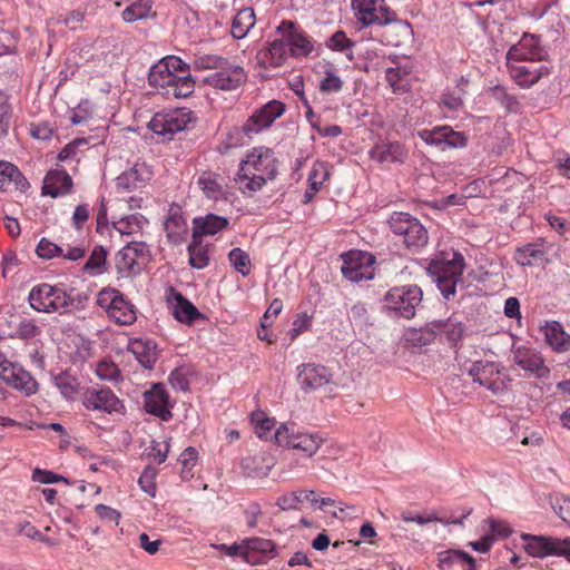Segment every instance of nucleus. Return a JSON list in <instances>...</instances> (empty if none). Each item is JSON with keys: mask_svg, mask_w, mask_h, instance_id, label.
Returning <instances> with one entry per match:
<instances>
[{"mask_svg": "<svg viewBox=\"0 0 570 570\" xmlns=\"http://www.w3.org/2000/svg\"><path fill=\"white\" fill-rule=\"evenodd\" d=\"M352 8L364 26L387 27L383 37L389 45L400 46L412 35L411 24L399 19L396 13L385 3V0H353Z\"/></svg>", "mask_w": 570, "mask_h": 570, "instance_id": "f257e3e1", "label": "nucleus"}, {"mask_svg": "<svg viewBox=\"0 0 570 570\" xmlns=\"http://www.w3.org/2000/svg\"><path fill=\"white\" fill-rule=\"evenodd\" d=\"M428 271L434 277L443 297L449 299L455 294L456 284L462 282L464 257L458 252L442 253L430 263Z\"/></svg>", "mask_w": 570, "mask_h": 570, "instance_id": "f03ea898", "label": "nucleus"}, {"mask_svg": "<svg viewBox=\"0 0 570 570\" xmlns=\"http://www.w3.org/2000/svg\"><path fill=\"white\" fill-rule=\"evenodd\" d=\"M387 223L393 234L401 237L407 248H421L428 244L426 228L409 213L394 212Z\"/></svg>", "mask_w": 570, "mask_h": 570, "instance_id": "7ed1b4c3", "label": "nucleus"}, {"mask_svg": "<svg viewBox=\"0 0 570 570\" xmlns=\"http://www.w3.org/2000/svg\"><path fill=\"white\" fill-rule=\"evenodd\" d=\"M297 381L304 392L320 391L327 397L337 394L338 385L333 381V374L321 364H302L297 367Z\"/></svg>", "mask_w": 570, "mask_h": 570, "instance_id": "20e7f679", "label": "nucleus"}, {"mask_svg": "<svg viewBox=\"0 0 570 570\" xmlns=\"http://www.w3.org/2000/svg\"><path fill=\"white\" fill-rule=\"evenodd\" d=\"M273 438L276 444L299 451L306 458H312L324 442L318 433L295 431L293 425L287 424H281Z\"/></svg>", "mask_w": 570, "mask_h": 570, "instance_id": "39448f33", "label": "nucleus"}, {"mask_svg": "<svg viewBox=\"0 0 570 570\" xmlns=\"http://www.w3.org/2000/svg\"><path fill=\"white\" fill-rule=\"evenodd\" d=\"M28 298L33 309L45 313L67 311L72 303L63 288L47 283L35 286Z\"/></svg>", "mask_w": 570, "mask_h": 570, "instance_id": "423d86ee", "label": "nucleus"}, {"mask_svg": "<svg viewBox=\"0 0 570 570\" xmlns=\"http://www.w3.org/2000/svg\"><path fill=\"white\" fill-rule=\"evenodd\" d=\"M469 375L474 383L484 386L495 395L507 392L511 383L510 376L503 368L489 361L474 362L469 370Z\"/></svg>", "mask_w": 570, "mask_h": 570, "instance_id": "0eeeda50", "label": "nucleus"}, {"mask_svg": "<svg viewBox=\"0 0 570 570\" xmlns=\"http://www.w3.org/2000/svg\"><path fill=\"white\" fill-rule=\"evenodd\" d=\"M422 289L417 285L397 286L386 292L384 306L404 318H412L422 302Z\"/></svg>", "mask_w": 570, "mask_h": 570, "instance_id": "6e6552de", "label": "nucleus"}, {"mask_svg": "<svg viewBox=\"0 0 570 570\" xmlns=\"http://www.w3.org/2000/svg\"><path fill=\"white\" fill-rule=\"evenodd\" d=\"M97 303L119 325H131L137 318L135 306L117 289L100 291Z\"/></svg>", "mask_w": 570, "mask_h": 570, "instance_id": "1a4fd4ad", "label": "nucleus"}, {"mask_svg": "<svg viewBox=\"0 0 570 570\" xmlns=\"http://www.w3.org/2000/svg\"><path fill=\"white\" fill-rule=\"evenodd\" d=\"M343 276L353 283L372 279L374 277L375 257L366 252L351 250L342 255Z\"/></svg>", "mask_w": 570, "mask_h": 570, "instance_id": "9d476101", "label": "nucleus"}, {"mask_svg": "<svg viewBox=\"0 0 570 570\" xmlns=\"http://www.w3.org/2000/svg\"><path fill=\"white\" fill-rule=\"evenodd\" d=\"M190 121V112L185 109H174L156 114L148 124L149 129L158 136L171 139L184 130Z\"/></svg>", "mask_w": 570, "mask_h": 570, "instance_id": "9b49d317", "label": "nucleus"}, {"mask_svg": "<svg viewBox=\"0 0 570 570\" xmlns=\"http://www.w3.org/2000/svg\"><path fill=\"white\" fill-rule=\"evenodd\" d=\"M527 541L525 551L533 557H546L550 554L563 556L570 560V539H558L544 535L523 534Z\"/></svg>", "mask_w": 570, "mask_h": 570, "instance_id": "f8f14e48", "label": "nucleus"}, {"mask_svg": "<svg viewBox=\"0 0 570 570\" xmlns=\"http://www.w3.org/2000/svg\"><path fill=\"white\" fill-rule=\"evenodd\" d=\"M284 111L285 105L283 102L278 100L268 101L248 117L242 127V131L247 137H252L253 135L271 127L272 124L284 114Z\"/></svg>", "mask_w": 570, "mask_h": 570, "instance_id": "ddd939ff", "label": "nucleus"}, {"mask_svg": "<svg viewBox=\"0 0 570 570\" xmlns=\"http://www.w3.org/2000/svg\"><path fill=\"white\" fill-rule=\"evenodd\" d=\"M240 165L244 173H248L250 169L266 176L268 179H273L277 173V160L274 151L265 147L254 148Z\"/></svg>", "mask_w": 570, "mask_h": 570, "instance_id": "4468645a", "label": "nucleus"}, {"mask_svg": "<svg viewBox=\"0 0 570 570\" xmlns=\"http://www.w3.org/2000/svg\"><path fill=\"white\" fill-rule=\"evenodd\" d=\"M419 136L429 145H434L441 150L446 148H459L466 145V137L463 132L454 131L449 126L435 127L433 129H423Z\"/></svg>", "mask_w": 570, "mask_h": 570, "instance_id": "2eb2a0df", "label": "nucleus"}, {"mask_svg": "<svg viewBox=\"0 0 570 570\" xmlns=\"http://www.w3.org/2000/svg\"><path fill=\"white\" fill-rule=\"evenodd\" d=\"M246 81V72L238 65L227 63L204 78V82L215 89L235 90Z\"/></svg>", "mask_w": 570, "mask_h": 570, "instance_id": "dca6fc26", "label": "nucleus"}, {"mask_svg": "<svg viewBox=\"0 0 570 570\" xmlns=\"http://www.w3.org/2000/svg\"><path fill=\"white\" fill-rule=\"evenodd\" d=\"M513 362L525 371L527 375L537 379H546L550 374L541 354L525 346H519L513 351Z\"/></svg>", "mask_w": 570, "mask_h": 570, "instance_id": "f3484780", "label": "nucleus"}, {"mask_svg": "<svg viewBox=\"0 0 570 570\" xmlns=\"http://www.w3.org/2000/svg\"><path fill=\"white\" fill-rule=\"evenodd\" d=\"M508 68L511 77L522 87L534 85L548 72V68L539 61L511 60L508 61Z\"/></svg>", "mask_w": 570, "mask_h": 570, "instance_id": "a211bd4d", "label": "nucleus"}, {"mask_svg": "<svg viewBox=\"0 0 570 570\" xmlns=\"http://www.w3.org/2000/svg\"><path fill=\"white\" fill-rule=\"evenodd\" d=\"M83 405L88 410H98L106 413H120L124 409L121 401L109 389H91L85 393Z\"/></svg>", "mask_w": 570, "mask_h": 570, "instance_id": "6ab92c4d", "label": "nucleus"}, {"mask_svg": "<svg viewBox=\"0 0 570 570\" xmlns=\"http://www.w3.org/2000/svg\"><path fill=\"white\" fill-rule=\"evenodd\" d=\"M276 33L283 37L292 56H307L313 49L311 41L303 33L297 32L295 23L292 21H282L276 28Z\"/></svg>", "mask_w": 570, "mask_h": 570, "instance_id": "aec40b11", "label": "nucleus"}, {"mask_svg": "<svg viewBox=\"0 0 570 570\" xmlns=\"http://www.w3.org/2000/svg\"><path fill=\"white\" fill-rule=\"evenodd\" d=\"M168 393L161 384H155L144 393V407L147 413L168 421L173 414L169 410Z\"/></svg>", "mask_w": 570, "mask_h": 570, "instance_id": "412c9836", "label": "nucleus"}, {"mask_svg": "<svg viewBox=\"0 0 570 570\" xmlns=\"http://www.w3.org/2000/svg\"><path fill=\"white\" fill-rule=\"evenodd\" d=\"M287 57L286 43L281 38L267 41V46L261 49L256 55L257 66L264 69L281 67Z\"/></svg>", "mask_w": 570, "mask_h": 570, "instance_id": "4be33fe9", "label": "nucleus"}, {"mask_svg": "<svg viewBox=\"0 0 570 570\" xmlns=\"http://www.w3.org/2000/svg\"><path fill=\"white\" fill-rule=\"evenodd\" d=\"M543 56L544 51L540 47L538 38L532 35H524L517 45L509 49L507 60H529L540 62Z\"/></svg>", "mask_w": 570, "mask_h": 570, "instance_id": "5701e85b", "label": "nucleus"}, {"mask_svg": "<svg viewBox=\"0 0 570 570\" xmlns=\"http://www.w3.org/2000/svg\"><path fill=\"white\" fill-rule=\"evenodd\" d=\"M370 157L381 165L402 164L407 158V150L399 141L379 142L370 150Z\"/></svg>", "mask_w": 570, "mask_h": 570, "instance_id": "b1692460", "label": "nucleus"}, {"mask_svg": "<svg viewBox=\"0 0 570 570\" xmlns=\"http://www.w3.org/2000/svg\"><path fill=\"white\" fill-rule=\"evenodd\" d=\"M164 227L169 243L178 245L186 238L188 233L187 222L178 205H171L169 207Z\"/></svg>", "mask_w": 570, "mask_h": 570, "instance_id": "393cba45", "label": "nucleus"}, {"mask_svg": "<svg viewBox=\"0 0 570 570\" xmlns=\"http://www.w3.org/2000/svg\"><path fill=\"white\" fill-rule=\"evenodd\" d=\"M256 553L263 557L275 558L278 554V550L274 541L264 538H249L244 540L243 560L250 564H257L261 562Z\"/></svg>", "mask_w": 570, "mask_h": 570, "instance_id": "a878e982", "label": "nucleus"}, {"mask_svg": "<svg viewBox=\"0 0 570 570\" xmlns=\"http://www.w3.org/2000/svg\"><path fill=\"white\" fill-rule=\"evenodd\" d=\"M71 188L70 175L63 168H55L49 170L45 177L42 194L56 198L70 193Z\"/></svg>", "mask_w": 570, "mask_h": 570, "instance_id": "bb28decb", "label": "nucleus"}, {"mask_svg": "<svg viewBox=\"0 0 570 570\" xmlns=\"http://www.w3.org/2000/svg\"><path fill=\"white\" fill-rule=\"evenodd\" d=\"M29 186V181L17 166L9 161L0 160V189L2 191L11 189L26 191Z\"/></svg>", "mask_w": 570, "mask_h": 570, "instance_id": "cd10ccee", "label": "nucleus"}, {"mask_svg": "<svg viewBox=\"0 0 570 570\" xmlns=\"http://www.w3.org/2000/svg\"><path fill=\"white\" fill-rule=\"evenodd\" d=\"M546 243H529L515 250V261L521 266H540L548 261Z\"/></svg>", "mask_w": 570, "mask_h": 570, "instance_id": "c85d7f7f", "label": "nucleus"}, {"mask_svg": "<svg viewBox=\"0 0 570 570\" xmlns=\"http://www.w3.org/2000/svg\"><path fill=\"white\" fill-rule=\"evenodd\" d=\"M547 343L557 352L570 350V335L564 332L563 326L557 322H547L543 326Z\"/></svg>", "mask_w": 570, "mask_h": 570, "instance_id": "c756f323", "label": "nucleus"}, {"mask_svg": "<svg viewBox=\"0 0 570 570\" xmlns=\"http://www.w3.org/2000/svg\"><path fill=\"white\" fill-rule=\"evenodd\" d=\"M177 73L169 70V67L160 60L158 63L150 68L148 75V82L151 87L163 90L161 94L166 95L168 89L173 87Z\"/></svg>", "mask_w": 570, "mask_h": 570, "instance_id": "7c9ffc66", "label": "nucleus"}, {"mask_svg": "<svg viewBox=\"0 0 570 570\" xmlns=\"http://www.w3.org/2000/svg\"><path fill=\"white\" fill-rule=\"evenodd\" d=\"M129 350L134 353L137 361L145 368H153L157 361L156 346L150 341L136 338L129 344Z\"/></svg>", "mask_w": 570, "mask_h": 570, "instance_id": "2f4dec72", "label": "nucleus"}, {"mask_svg": "<svg viewBox=\"0 0 570 570\" xmlns=\"http://www.w3.org/2000/svg\"><path fill=\"white\" fill-rule=\"evenodd\" d=\"M175 305L173 307L174 316L177 321L186 324H193L202 317L197 307L184 297L180 293L175 294Z\"/></svg>", "mask_w": 570, "mask_h": 570, "instance_id": "473e14b6", "label": "nucleus"}, {"mask_svg": "<svg viewBox=\"0 0 570 570\" xmlns=\"http://www.w3.org/2000/svg\"><path fill=\"white\" fill-rule=\"evenodd\" d=\"M255 24V13L252 8H244L233 19L232 35L235 39H243Z\"/></svg>", "mask_w": 570, "mask_h": 570, "instance_id": "72a5a7b5", "label": "nucleus"}, {"mask_svg": "<svg viewBox=\"0 0 570 570\" xmlns=\"http://www.w3.org/2000/svg\"><path fill=\"white\" fill-rule=\"evenodd\" d=\"M142 168L137 165L129 170L122 173L116 178V188L120 191H131L139 188L145 181V177L141 173Z\"/></svg>", "mask_w": 570, "mask_h": 570, "instance_id": "f704fd0d", "label": "nucleus"}, {"mask_svg": "<svg viewBox=\"0 0 570 570\" xmlns=\"http://www.w3.org/2000/svg\"><path fill=\"white\" fill-rule=\"evenodd\" d=\"M197 229H202L205 235H215L228 226V219L215 214H208L205 217H196L193 220Z\"/></svg>", "mask_w": 570, "mask_h": 570, "instance_id": "c9c22d12", "label": "nucleus"}, {"mask_svg": "<svg viewBox=\"0 0 570 570\" xmlns=\"http://www.w3.org/2000/svg\"><path fill=\"white\" fill-rule=\"evenodd\" d=\"M438 332V335H445L446 340L455 344L463 335V325L461 322L450 317L445 321H434L433 325Z\"/></svg>", "mask_w": 570, "mask_h": 570, "instance_id": "e433bc0d", "label": "nucleus"}, {"mask_svg": "<svg viewBox=\"0 0 570 570\" xmlns=\"http://www.w3.org/2000/svg\"><path fill=\"white\" fill-rule=\"evenodd\" d=\"M8 385L24 393L26 395L36 393L38 387L36 380L30 375V373L20 366L16 370L13 377L9 380Z\"/></svg>", "mask_w": 570, "mask_h": 570, "instance_id": "4c0bfd02", "label": "nucleus"}, {"mask_svg": "<svg viewBox=\"0 0 570 570\" xmlns=\"http://www.w3.org/2000/svg\"><path fill=\"white\" fill-rule=\"evenodd\" d=\"M151 0H137L128 6L121 13L122 19L127 23H132L138 20L146 19L151 11Z\"/></svg>", "mask_w": 570, "mask_h": 570, "instance_id": "58836bf2", "label": "nucleus"}, {"mask_svg": "<svg viewBox=\"0 0 570 570\" xmlns=\"http://www.w3.org/2000/svg\"><path fill=\"white\" fill-rule=\"evenodd\" d=\"M328 49L333 51H340L352 60L353 59V47L355 42L347 38L346 33L342 30L334 32L326 41Z\"/></svg>", "mask_w": 570, "mask_h": 570, "instance_id": "ea45409f", "label": "nucleus"}, {"mask_svg": "<svg viewBox=\"0 0 570 570\" xmlns=\"http://www.w3.org/2000/svg\"><path fill=\"white\" fill-rule=\"evenodd\" d=\"M195 89V80L190 75L176 76V79L166 94V96H174L175 98H186L193 94Z\"/></svg>", "mask_w": 570, "mask_h": 570, "instance_id": "a19ab883", "label": "nucleus"}, {"mask_svg": "<svg viewBox=\"0 0 570 570\" xmlns=\"http://www.w3.org/2000/svg\"><path fill=\"white\" fill-rule=\"evenodd\" d=\"M266 179V176L257 174L256 171H253L250 169L248 173H244L242 170L240 165L239 170L237 173L236 181L239 183L244 188L248 189L249 191H257L264 186Z\"/></svg>", "mask_w": 570, "mask_h": 570, "instance_id": "79ce46f5", "label": "nucleus"}, {"mask_svg": "<svg viewBox=\"0 0 570 570\" xmlns=\"http://www.w3.org/2000/svg\"><path fill=\"white\" fill-rule=\"evenodd\" d=\"M252 423L254 424L255 433L259 439H273L271 435V431L275 425L274 419L267 417L264 412H254L252 413Z\"/></svg>", "mask_w": 570, "mask_h": 570, "instance_id": "37998d69", "label": "nucleus"}, {"mask_svg": "<svg viewBox=\"0 0 570 570\" xmlns=\"http://www.w3.org/2000/svg\"><path fill=\"white\" fill-rule=\"evenodd\" d=\"M135 255L130 252V248L125 246L119 250L116 263L119 273L131 274L139 271V262L135 258Z\"/></svg>", "mask_w": 570, "mask_h": 570, "instance_id": "c03bdc74", "label": "nucleus"}, {"mask_svg": "<svg viewBox=\"0 0 570 570\" xmlns=\"http://www.w3.org/2000/svg\"><path fill=\"white\" fill-rule=\"evenodd\" d=\"M230 265L240 273L243 276L250 274V258L249 255L239 247L233 248L228 254Z\"/></svg>", "mask_w": 570, "mask_h": 570, "instance_id": "a18cd8bd", "label": "nucleus"}, {"mask_svg": "<svg viewBox=\"0 0 570 570\" xmlns=\"http://www.w3.org/2000/svg\"><path fill=\"white\" fill-rule=\"evenodd\" d=\"M107 253L102 246H96L83 265V271L90 275H98L102 272Z\"/></svg>", "mask_w": 570, "mask_h": 570, "instance_id": "49530a36", "label": "nucleus"}, {"mask_svg": "<svg viewBox=\"0 0 570 570\" xmlns=\"http://www.w3.org/2000/svg\"><path fill=\"white\" fill-rule=\"evenodd\" d=\"M197 184L209 198H216L222 189V185L218 183V175L212 171H204L199 176Z\"/></svg>", "mask_w": 570, "mask_h": 570, "instance_id": "de8ad7c7", "label": "nucleus"}, {"mask_svg": "<svg viewBox=\"0 0 570 570\" xmlns=\"http://www.w3.org/2000/svg\"><path fill=\"white\" fill-rule=\"evenodd\" d=\"M438 559L441 570H451L453 564L463 563V560H470V554L460 550H446L440 552Z\"/></svg>", "mask_w": 570, "mask_h": 570, "instance_id": "09e8293b", "label": "nucleus"}, {"mask_svg": "<svg viewBox=\"0 0 570 570\" xmlns=\"http://www.w3.org/2000/svg\"><path fill=\"white\" fill-rule=\"evenodd\" d=\"M552 510L570 527V498L557 493L549 497Z\"/></svg>", "mask_w": 570, "mask_h": 570, "instance_id": "8fccbe9b", "label": "nucleus"}, {"mask_svg": "<svg viewBox=\"0 0 570 570\" xmlns=\"http://www.w3.org/2000/svg\"><path fill=\"white\" fill-rule=\"evenodd\" d=\"M144 218L137 215H129L114 223V227L121 235H131L140 230Z\"/></svg>", "mask_w": 570, "mask_h": 570, "instance_id": "3c124183", "label": "nucleus"}, {"mask_svg": "<svg viewBox=\"0 0 570 570\" xmlns=\"http://www.w3.org/2000/svg\"><path fill=\"white\" fill-rule=\"evenodd\" d=\"M12 118L9 97L0 90V137L8 135Z\"/></svg>", "mask_w": 570, "mask_h": 570, "instance_id": "603ef678", "label": "nucleus"}, {"mask_svg": "<svg viewBox=\"0 0 570 570\" xmlns=\"http://www.w3.org/2000/svg\"><path fill=\"white\" fill-rule=\"evenodd\" d=\"M433 325H434V321L428 323L425 326L421 327L420 330H415L412 333V342L415 345H428L431 342H433L434 338L438 336V332Z\"/></svg>", "mask_w": 570, "mask_h": 570, "instance_id": "864d4df0", "label": "nucleus"}, {"mask_svg": "<svg viewBox=\"0 0 570 570\" xmlns=\"http://www.w3.org/2000/svg\"><path fill=\"white\" fill-rule=\"evenodd\" d=\"M37 255L43 259H50L53 257L61 256L63 253L62 247L56 245L47 238H41L37 246Z\"/></svg>", "mask_w": 570, "mask_h": 570, "instance_id": "5fc2aeb1", "label": "nucleus"}, {"mask_svg": "<svg viewBox=\"0 0 570 570\" xmlns=\"http://www.w3.org/2000/svg\"><path fill=\"white\" fill-rule=\"evenodd\" d=\"M96 374L106 381H117L120 376L118 366L114 362L101 361L97 364Z\"/></svg>", "mask_w": 570, "mask_h": 570, "instance_id": "6e6d98bb", "label": "nucleus"}, {"mask_svg": "<svg viewBox=\"0 0 570 570\" xmlns=\"http://www.w3.org/2000/svg\"><path fill=\"white\" fill-rule=\"evenodd\" d=\"M157 472L154 468L147 466L141 473L138 483L144 492L149 494L150 497H155L156 494V484L155 478Z\"/></svg>", "mask_w": 570, "mask_h": 570, "instance_id": "4d7b16f0", "label": "nucleus"}, {"mask_svg": "<svg viewBox=\"0 0 570 570\" xmlns=\"http://www.w3.org/2000/svg\"><path fill=\"white\" fill-rule=\"evenodd\" d=\"M189 254V265L196 269H203L209 264V256L207 247L203 248H187Z\"/></svg>", "mask_w": 570, "mask_h": 570, "instance_id": "13d9d810", "label": "nucleus"}, {"mask_svg": "<svg viewBox=\"0 0 570 570\" xmlns=\"http://www.w3.org/2000/svg\"><path fill=\"white\" fill-rule=\"evenodd\" d=\"M343 87V81L341 78L333 71L327 70L325 72V77L321 81L320 89L322 92H338Z\"/></svg>", "mask_w": 570, "mask_h": 570, "instance_id": "bf43d9fd", "label": "nucleus"}, {"mask_svg": "<svg viewBox=\"0 0 570 570\" xmlns=\"http://www.w3.org/2000/svg\"><path fill=\"white\" fill-rule=\"evenodd\" d=\"M227 63L228 61L219 56H205L195 61L198 69H216V71Z\"/></svg>", "mask_w": 570, "mask_h": 570, "instance_id": "052dcab7", "label": "nucleus"}, {"mask_svg": "<svg viewBox=\"0 0 570 570\" xmlns=\"http://www.w3.org/2000/svg\"><path fill=\"white\" fill-rule=\"evenodd\" d=\"M169 383L173 389L186 392L189 389V380L184 368H176L169 375Z\"/></svg>", "mask_w": 570, "mask_h": 570, "instance_id": "680f3d73", "label": "nucleus"}, {"mask_svg": "<svg viewBox=\"0 0 570 570\" xmlns=\"http://www.w3.org/2000/svg\"><path fill=\"white\" fill-rule=\"evenodd\" d=\"M283 309V302L279 298L273 299L267 311L264 313L261 321V327L266 330L273 323V317H276Z\"/></svg>", "mask_w": 570, "mask_h": 570, "instance_id": "e2e57ef3", "label": "nucleus"}, {"mask_svg": "<svg viewBox=\"0 0 570 570\" xmlns=\"http://www.w3.org/2000/svg\"><path fill=\"white\" fill-rule=\"evenodd\" d=\"M32 479L35 481H38L43 484L57 483L60 481L68 483V479H66L65 476L55 474L53 472H50V471L40 470V469H36L33 471Z\"/></svg>", "mask_w": 570, "mask_h": 570, "instance_id": "0e129e2a", "label": "nucleus"}, {"mask_svg": "<svg viewBox=\"0 0 570 570\" xmlns=\"http://www.w3.org/2000/svg\"><path fill=\"white\" fill-rule=\"evenodd\" d=\"M89 206L87 204H80L75 208L71 220L72 226L77 230H81L83 224L89 219Z\"/></svg>", "mask_w": 570, "mask_h": 570, "instance_id": "69168bd1", "label": "nucleus"}, {"mask_svg": "<svg viewBox=\"0 0 570 570\" xmlns=\"http://www.w3.org/2000/svg\"><path fill=\"white\" fill-rule=\"evenodd\" d=\"M350 318L358 325L368 324V313L364 303H356L351 307Z\"/></svg>", "mask_w": 570, "mask_h": 570, "instance_id": "338daca9", "label": "nucleus"}, {"mask_svg": "<svg viewBox=\"0 0 570 570\" xmlns=\"http://www.w3.org/2000/svg\"><path fill=\"white\" fill-rule=\"evenodd\" d=\"M95 511L101 520L114 522L116 525L120 520V512L105 504H97Z\"/></svg>", "mask_w": 570, "mask_h": 570, "instance_id": "774afa93", "label": "nucleus"}]
</instances>
